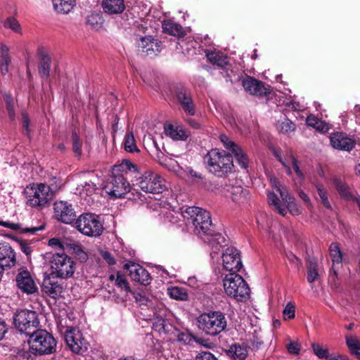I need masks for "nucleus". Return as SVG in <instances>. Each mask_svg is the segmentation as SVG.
<instances>
[{"mask_svg":"<svg viewBox=\"0 0 360 360\" xmlns=\"http://www.w3.org/2000/svg\"><path fill=\"white\" fill-rule=\"evenodd\" d=\"M232 153L234 155L237 163L243 169H248L249 166V159L248 155L243 152L242 148L238 146L236 149H233Z\"/></svg>","mask_w":360,"mask_h":360,"instance_id":"33","label":"nucleus"},{"mask_svg":"<svg viewBox=\"0 0 360 360\" xmlns=\"http://www.w3.org/2000/svg\"><path fill=\"white\" fill-rule=\"evenodd\" d=\"M307 124L319 131H323V122L314 116H308L306 120Z\"/></svg>","mask_w":360,"mask_h":360,"instance_id":"47","label":"nucleus"},{"mask_svg":"<svg viewBox=\"0 0 360 360\" xmlns=\"http://www.w3.org/2000/svg\"><path fill=\"white\" fill-rule=\"evenodd\" d=\"M5 27H9L15 32H19L20 30V25L18 21L14 18H9L5 22Z\"/></svg>","mask_w":360,"mask_h":360,"instance_id":"54","label":"nucleus"},{"mask_svg":"<svg viewBox=\"0 0 360 360\" xmlns=\"http://www.w3.org/2000/svg\"><path fill=\"white\" fill-rule=\"evenodd\" d=\"M4 100L6 103V108L8 111V117L11 120L13 121L15 119V101L13 97L9 93H5Z\"/></svg>","mask_w":360,"mask_h":360,"instance_id":"37","label":"nucleus"},{"mask_svg":"<svg viewBox=\"0 0 360 360\" xmlns=\"http://www.w3.org/2000/svg\"><path fill=\"white\" fill-rule=\"evenodd\" d=\"M30 353V350L18 349L13 360H33Z\"/></svg>","mask_w":360,"mask_h":360,"instance_id":"50","label":"nucleus"},{"mask_svg":"<svg viewBox=\"0 0 360 360\" xmlns=\"http://www.w3.org/2000/svg\"><path fill=\"white\" fill-rule=\"evenodd\" d=\"M37 56L39 59L38 72L42 79V89L46 90L49 88L50 90H53L55 86L51 84L50 79L51 59L47 51L43 46L38 48Z\"/></svg>","mask_w":360,"mask_h":360,"instance_id":"12","label":"nucleus"},{"mask_svg":"<svg viewBox=\"0 0 360 360\" xmlns=\"http://www.w3.org/2000/svg\"><path fill=\"white\" fill-rule=\"evenodd\" d=\"M224 288L227 295L235 298L237 301L246 300L250 292V289L243 278L237 274L226 275L224 279Z\"/></svg>","mask_w":360,"mask_h":360,"instance_id":"8","label":"nucleus"},{"mask_svg":"<svg viewBox=\"0 0 360 360\" xmlns=\"http://www.w3.org/2000/svg\"><path fill=\"white\" fill-rule=\"evenodd\" d=\"M30 350L34 355L49 354L56 352V340L46 330L37 329L29 336Z\"/></svg>","mask_w":360,"mask_h":360,"instance_id":"5","label":"nucleus"},{"mask_svg":"<svg viewBox=\"0 0 360 360\" xmlns=\"http://www.w3.org/2000/svg\"><path fill=\"white\" fill-rule=\"evenodd\" d=\"M267 200L269 205H274V207L280 204V200L274 193H268Z\"/></svg>","mask_w":360,"mask_h":360,"instance_id":"64","label":"nucleus"},{"mask_svg":"<svg viewBox=\"0 0 360 360\" xmlns=\"http://www.w3.org/2000/svg\"><path fill=\"white\" fill-rule=\"evenodd\" d=\"M183 216L188 222L193 224L195 231L200 236H210L209 239L212 246H222L225 243V238L216 229L212 224L209 212L198 207H188L183 212Z\"/></svg>","mask_w":360,"mask_h":360,"instance_id":"2","label":"nucleus"},{"mask_svg":"<svg viewBox=\"0 0 360 360\" xmlns=\"http://www.w3.org/2000/svg\"><path fill=\"white\" fill-rule=\"evenodd\" d=\"M311 348L314 353L319 358V359H328L329 357V352L328 348H323L319 343L314 342L311 344Z\"/></svg>","mask_w":360,"mask_h":360,"instance_id":"40","label":"nucleus"},{"mask_svg":"<svg viewBox=\"0 0 360 360\" xmlns=\"http://www.w3.org/2000/svg\"><path fill=\"white\" fill-rule=\"evenodd\" d=\"M276 128L279 133L286 134L295 131L296 124L288 119L287 116H285L283 120L277 121Z\"/></svg>","mask_w":360,"mask_h":360,"instance_id":"26","label":"nucleus"},{"mask_svg":"<svg viewBox=\"0 0 360 360\" xmlns=\"http://www.w3.org/2000/svg\"><path fill=\"white\" fill-rule=\"evenodd\" d=\"M220 140L223 143L224 147L226 149L231 150V152L233 151V149H236V148L239 146L232 141L229 140V137L224 134L220 136Z\"/></svg>","mask_w":360,"mask_h":360,"instance_id":"55","label":"nucleus"},{"mask_svg":"<svg viewBox=\"0 0 360 360\" xmlns=\"http://www.w3.org/2000/svg\"><path fill=\"white\" fill-rule=\"evenodd\" d=\"M101 7L107 14H120L125 10L124 0H102Z\"/></svg>","mask_w":360,"mask_h":360,"instance_id":"21","label":"nucleus"},{"mask_svg":"<svg viewBox=\"0 0 360 360\" xmlns=\"http://www.w3.org/2000/svg\"><path fill=\"white\" fill-rule=\"evenodd\" d=\"M63 291L62 286L57 282L54 281L51 285L49 286L46 294L51 298H56Z\"/></svg>","mask_w":360,"mask_h":360,"instance_id":"44","label":"nucleus"},{"mask_svg":"<svg viewBox=\"0 0 360 360\" xmlns=\"http://www.w3.org/2000/svg\"><path fill=\"white\" fill-rule=\"evenodd\" d=\"M211 173L218 177H226L234 167L233 155L225 151L214 148L209 151L204 158Z\"/></svg>","mask_w":360,"mask_h":360,"instance_id":"3","label":"nucleus"},{"mask_svg":"<svg viewBox=\"0 0 360 360\" xmlns=\"http://www.w3.org/2000/svg\"><path fill=\"white\" fill-rule=\"evenodd\" d=\"M75 226L82 234L91 236H100L104 230L100 217L94 213L82 214L75 221Z\"/></svg>","mask_w":360,"mask_h":360,"instance_id":"11","label":"nucleus"},{"mask_svg":"<svg viewBox=\"0 0 360 360\" xmlns=\"http://www.w3.org/2000/svg\"><path fill=\"white\" fill-rule=\"evenodd\" d=\"M15 281L16 286L23 293L31 295L38 292V287L27 269L20 270L17 274Z\"/></svg>","mask_w":360,"mask_h":360,"instance_id":"15","label":"nucleus"},{"mask_svg":"<svg viewBox=\"0 0 360 360\" xmlns=\"http://www.w3.org/2000/svg\"><path fill=\"white\" fill-rule=\"evenodd\" d=\"M11 64L9 48L4 44L0 45V72L2 75L8 72V67Z\"/></svg>","mask_w":360,"mask_h":360,"instance_id":"24","label":"nucleus"},{"mask_svg":"<svg viewBox=\"0 0 360 360\" xmlns=\"http://www.w3.org/2000/svg\"><path fill=\"white\" fill-rule=\"evenodd\" d=\"M103 18L101 14L93 13L86 18V24L91 26L94 29H98L103 23Z\"/></svg>","mask_w":360,"mask_h":360,"instance_id":"38","label":"nucleus"},{"mask_svg":"<svg viewBox=\"0 0 360 360\" xmlns=\"http://www.w3.org/2000/svg\"><path fill=\"white\" fill-rule=\"evenodd\" d=\"M124 150L128 153H139L140 150L136 144V140L132 131L127 133L124 141Z\"/></svg>","mask_w":360,"mask_h":360,"instance_id":"34","label":"nucleus"},{"mask_svg":"<svg viewBox=\"0 0 360 360\" xmlns=\"http://www.w3.org/2000/svg\"><path fill=\"white\" fill-rule=\"evenodd\" d=\"M176 98L180 104L193 99L190 91H176Z\"/></svg>","mask_w":360,"mask_h":360,"instance_id":"56","label":"nucleus"},{"mask_svg":"<svg viewBox=\"0 0 360 360\" xmlns=\"http://www.w3.org/2000/svg\"><path fill=\"white\" fill-rule=\"evenodd\" d=\"M137 47L142 54L153 57L158 56L162 51V43L151 35L140 36Z\"/></svg>","mask_w":360,"mask_h":360,"instance_id":"13","label":"nucleus"},{"mask_svg":"<svg viewBox=\"0 0 360 360\" xmlns=\"http://www.w3.org/2000/svg\"><path fill=\"white\" fill-rule=\"evenodd\" d=\"M162 28L164 33L177 37H183L186 34V31L183 27L172 20H164Z\"/></svg>","mask_w":360,"mask_h":360,"instance_id":"23","label":"nucleus"},{"mask_svg":"<svg viewBox=\"0 0 360 360\" xmlns=\"http://www.w3.org/2000/svg\"><path fill=\"white\" fill-rule=\"evenodd\" d=\"M330 141L332 147L340 150L350 151L356 145L354 139L342 131L331 134Z\"/></svg>","mask_w":360,"mask_h":360,"instance_id":"19","label":"nucleus"},{"mask_svg":"<svg viewBox=\"0 0 360 360\" xmlns=\"http://www.w3.org/2000/svg\"><path fill=\"white\" fill-rule=\"evenodd\" d=\"M316 187L319 196L321 200V203L323 204V205L325 207H326L327 209L331 210L332 207H331V205L328 199L327 191L323 188V185L317 184L316 186Z\"/></svg>","mask_w":360,"mask_h":360,"instance_id":"41","label":"nucleus"},{"mask_svg":"<svg viewBox=\"0 0 360 360\" xmlns=\"http://www.w3.org/2000/svg\"><path fill=\"white\" fill-rule=\"evenodd\" d=\"M15 328L21 333L30 336L39 326V319L36 311L28 309L17 310L13 318Z\"/></svg>","mask_w":360,"mask_h":360,"instance_id":"10","label":"nucleus"},{"mask_svg":"<svg viewBox=\"0 0 360 360\" xmlns=\"http://www.w3.org/2000/svg\"><path fill=\"white\" fill-rule=\"evenodd\" d=\"M21 115H22V128L25 131V134L27 136H29L30 135L29 125H30V122L29 115L25 111H22L21 112Z\"/></svg>","mask_w":360,"mask_h":360,"instance_id":"57","label":"nucleus"},{"mask_svg":"<svg viewBox=\"0 0 360 360\" xmlns=\"http://www.w3.org/2000/svg\"><path fill=\"white\" fill-rule=\"evenodd\" d=\"M181 105L184 111L189 115H194L195 114V108L193 99L190 101L184 102Z\"/></svg>","mask_w":360,"mask_h":360,"instance_id":"51","label":"nucleus"},{"mask_svg":"<svg viewBox=\"0 0 360 360\" xmlns=\"http://www.w3.org/2000/svg\"><path fill=\"white\" fill-rule=\"evenodd\" d=\"M235 82H240L244 90H268L262 81L246 74L238 76Z\"/></svg>","mask_w":360,"mask_h":360,"instance_id":"20","label":"nucleus"},{"mask_svg":"<svg viewBox=\"0 0 360 360\" xmlns=\"http://www.w3.org/2000/svg\"><path fill=\"white\" fill-rule=\"evenodd\" d=\"M195 360H218L217 358L210 352H201L195 356Z\"/></svg>","mask_w":360,"mask_h":360,"instance_id":"58","label":"nucleus"},{"mask_svg":"<svg viewBox=\"0 0 360 360\" xmlns=\"http://www.w3.org/2000/svg\"><path fill=\"white\" fill-rule=\"evenodd\" d=\"M12 238L19 244L20 250L22 252H24L27 256L31 255L32 252V248L31 247L30 243H27L23 239L18 238L16 236H13Z\"/></svg>","mask_w":360,"mask_h":360,"instance_id":"45","label":"nucleus"},{"mask_svg":"<svg viewBox=\"0 0 360 360\" xmlns=\"http://www.w3.org/2000/svg\"><path fill=\"white\" fill-rule=\"evenodd\" d=\"M15 263V253L12 247L8 243H0V281L4 271L14 266Z\"/></svg>","mask_w":360,"mask_h":360,"instance_id":"18","label":"nucleus"},{"mask_svg":"<svg viewBox=\"0 0 360 360\" xmlns=\"http://www.w3.org/2000/svg\"><path fill=\"white\" fill-rule=\"evenodd\" d=\"M250 94L259 99H265V101L272 99L276 95L275 91H250Z\"/></svg>","mask_w":360,"mask_h":360,"instance_id":"49","label":"nucleus"},{"mask_svg":"<svg viewBox=\"0 0 360 360\" xmlns=\"http://www.w3.org/2000/svg\"><path fill=\"white\" fill-rule=\"evenodd\" d=\"M295 305L292 302H288L286 306L285 307L283 314L284 316H288V319H292L295 318Z\"/></svg>","mask_w":360,"mask_h":360,"instance_id":"53","label":"nucleus"},{"mask_svg":"<svg viewBox=\"0 0 360 360\" xmlns=\"http://www.w3.org/2000/svg\"><path fill=\"white\" fill-rule=\"evenodd\" d=\"M181 105L184 111L189 115H194L195 114V108L193 99L190 101L184 102Z\"/></svg>","mask_w":360,"mask_h":360,"instance_id":"52","label":"nucleus"},{"mask_svg":"<svg viewBox=\"0 0 360 360\" xmlns=\"http://www.w3.org/2000/svg\"><path fill=\"white\" fill-rule=\"evenodd\" d=\"M333 184L341 197L352 200L355 196L349 191V187L339 178H334Z\"/></svg>","mask_w":360,"mask_h":360,"instance_id":"28","label":"nucleus"},{"mask_svg":"<svg viewBox=\"0 0 360 360\" xmlns=\"http://www.w3.org/2000/svg\"><path fill=\"white\" fill-rule=\"evenodd\" d=\"M45 259L51 262V269L56 278L68 279L73 276L76 263L65 252L46 253Z\"/></svg>","mask_w":360,"mask_h":360,"instance_id":"4","label":"nucleus"},{"mask_svg":"<svg viewBox=\"0 0 360 360\" xmlns=\"http://www.w3.org/2000/svg\"><path fill=\"white\" fill-rule=\"evenodd\" d=\"M165 132L166 135L176 141H186L191 136L189 130L181 127H174L172 124L165 126Z\"/></svg>","mask_w":360,"mask_h":360,"instance_id":"22","label":"nucleus"},{"mask_svg":"<svg viewBox=\"0 0 360 360\" xmlns=\"http://www.w3.org/2000/svg\"><path fill=\"white\" fill-rule=\"evenodd\" d=\"M287 349L290 354L297 355L301 349V346L297 342H291L287 345Z\"/></svg>","mask_w":360,"mask_h":360,"instance_id":"60","label":"nucleus"},{"mask_svg":"<svg viewBox=\"0 0 360 360\" xmlns=\"http://www.w3.org/2000/svg\"><path fill=\"white\" fill-rule=\"evenodd\" d=\"M123 268L127 270L133 281L145 286L150 283L152 278L150 274L140 264L129 261L124 264Z\"/></svg>","mask_w":360,"mask_h":360,"instance_id":"14","label":"nucleus"},{"mask_svg":"<svg viewBox=\"0 0 360 360\" xmlns=\"http://www.w3.org/2000/svg\"><path fill=\"white\" fill-rule=\"evenodd\" d=\"M330 255L333 263H341L342 255L338 243H332L329 247Z\"/></svg>","mask_w":360,"mask_h":360,"instance_id":"39","label":"nucleus"},{"mask_svg":"<svg viewBox=\"0 0 360 360\" xmlns=\"http://www.w3.org/2000/svg\"><path fill=\"white\" fill-rule=\"evenodd\" d=\"M287 208L292 215H299L301 214V210L297 206L295 199L294 200L289 201V203L287 205Z\"/></svg>","mask_w":360,"mask_h":360,"instance_id":"61","label":"nucleus"},{"mask_svg":"<svg viewBox=\"0 0 360 360\" xmlns=\"http://www.w3.org/2000/svg\"><path fill=\"white\" fill-rule=\"evenodd\" d=\"M207 59L213 65H217L219 67L224 68L229 65V60L227 57L221 56L219 53L212 52L207 54Z\"/></svg>","mask_w":360,"mask_h":360,"instance_id":"35","label":"nucleus"},{"mask_svg":"<svg viewBox=\"0 0 360 360\" xmlns=\"http://www.w3.org/2000/svg\"><path fill=\"white\" fill-rule=\"evenodd\" d=\"M177 340L183 342L184 344L191 345L192 341H195L200 345H204V339L195 335L190 330L186 329L180 332L177 335Z\"/></svg>","mask_w":360,"mask_h":360,"instance_id":"27","label":"nucleus"},{"mask_svg":"<svg viewBox=\"0 0 360 360\" xmlns=\"http://www.w3.org/2000/svg\"><path fill=\"white\" fill-rule=\"evenodd\" d=\"M169 297L179 301H188L189 295L188 290L184 287L171 286L167 288Z\"/></svg>","mask_w":360,"mask_h":360,"instance_id":"25","label":"nucleus"},{"mask_svg":"<svg viewBox=\"0 0 360 360\" xmlns=\"http://www.w3.org/2000/svg\"><path fill=\"white\" fill-rule=\"evenodd\" d=\"M72 151L75 157L79 158L82 156V140L74 129L72 131Z\"/></svg>","mask_w":360,"mask_h":360,"instance_id":"36","label":"nucleus"},{"mask_svg":"<svg viewBox=\"0 0 360 360\" xmlns=\"http://www.w3.org/2000/svg\"><path fill=\"white\" fill-rule=\"evenodd\" d=\"M249 192L246 189H243L240 186L233 187L231 194L233 195V200L237 201L242 199H245Z\"/></svg>","mask_w":360,"mask_h":360,"instance_id":"42","label":"nucleus"},{"mask_svg":"<svg viewBox=\"0 0 360 360\" xmlns=\"http://www.w3.org/2000/svg\"><path fill=\"white\" fill-rule=\"evenodd\" d=\"M115 284L118 287L124 288L127 292H131L128 281L125 278V276L120 271L117 272Z\"/></svg>","mask_w":360,"mask_h":360,"instance_id":"43","label":"nucleus"},{"mask_svg":"<svg viewBox=\"0 0 360 360\" xmlns=\"http://www.w3.org/2000/svg\"><path fill=\"white\" fill-rule=\"evenodd\" d=\"M136 174H139L138 166L131 160L124 159L120 164L113 166L112 176L108 179L103 188L111 198H125V195L130 190L127 179Z\"/></svg>","mask_w":360,"mask_h":360,"instance_id":"1","label":"nucleus"},{"mask_svg":"<svg viewBox=\"0 0 360 360\" xmlns=\"http://www.w3.org/2000/svg\"><path fill=\"white\" fill-rule=\"evenodd\" d=\"M54 9L58 13H68L75 6V0H52Z\"/></svg>","mask_w":360,"mask_h":360,"instance_id":"30","label":"nucleus"},{"mask_svg":"<svg viewBox=\"0 0 360 360\" xmlns=\"http://www.w3.org/2000/svg\"><path fill=\"white\" fill-rule=\"evenodd\" d=\"M278 191L280 193L281 197L285 202H287V205L289 203V201H292L295 200V198L292 196L288 191V190L285 188H278Z\"/></svg>","mask_w":360,"mask_h":360,"instance_id":"62","label":"nucleus"},{"mask_svg":"<svg viewBox=\"0 0 360 360\" xmlns=\"http://www.w3.org/2000/svg\"><path fill=\"white\" fill-rule=\"evenodd\" d=\"M101 255L103 259L109 264L114 265L116 264V260L112 254L108 251H102Z\"/></svg>","mask_w":360,"mask_h":360,"instance_id":"63","label":"nucleus"},{"mask_svg":"<svg viewBox=\"0 0 360 360\" xmlns=\"http://www.w3.org/2000/svg\"><path fill=\"white\" fill-rule=\"evenodd\" d=\"M24 193L28 205L41 208L49 206L55 195V191L45 184H33L27 186Z\"/></svg>","mask_w":360,"mask_h":360,"instance_id":"6","label":"nucleus"},{"mask_svg":"<svg viewBox=\"0 0 360 360\" xmlns=\"http://www.w3.org/2000/svg\"><path fill=\"white\" fill-rule=\"evenodd\" d=\"M53 275L54 274H53V272L51 271V273L50 274L46 275L44 278V281L41 284V290L43 292H44L45 293L48 290V288H49V286L51 285L52 283L54 282L53 281H52V278H51Z\"/></svg>","mask_w":360,"mask_h":360,"instance_id":"59","label":"nucleus"},{"mask_svg":"<svg viewBox=\"0 0 360 360\" xmlns=\"http://www.w3.org/2000/svg\"><path fill=\"white\" fill-rule=\"evenodd\" d=\"M75 338V330L71 329L67 330L65 333V340L68 347L75 353H79L82 349V346L78 342H74Z\"/></svg>","mask_w":360,"mask_h":360,"instance_id":"32","label":"nucleus"},{"mask_svg":"<svg viewBox=\"0 0 360 360\" xmlns=\"http://www.w3.org/2000/svg\"><path fill=\"white\" fill-rule=\"evenodd\" d=\"M136 183L131 179L133 185L138 186L143 191L153 194L162 193L165 189V181L159 174L153 172H146L143 174H134Z\"/></svg>","mask_w":360,"mask_h":360,"instance_id":"9","label":"nucleus"},{"mask_svg":"<svg viewBox=\"0 0 360 360\" xmlns=\"http://www.w3.org/2000/svg\"><path fill=\"white\" fill-rule=\"evenodd\" d=\"M307 281L310 283L319 278L318 273V264L315 259H309L307 260Z\"/></svg>","mask_w":360,"mask_h":360,"instance_id":"31","label":"nucleus"},{"mask_svg":"<svg viewBox=\"0 0 360 360\" xmlns=\"http://www.w3.org/2000/svg\"><path fill=\"white\" fill-rule=\"evenodd\" d=\"M198 327L207 335L215 336L226 327V321L221 311L203 313L197 319Z\"/></svg>","mask_w":360,"mask_h":360,"instance_id":"7","label":"nucleus"},{"mask_svg":"<svg viewBox=\"0 0 360 360\" xmlns=\"http://www.w3.org/2000/svg\"><path fill=\"white\" fill-rule=\"evenodd\" d=\"M298 163V160L294 156H292V164L293 170L295 171V174H297L299 179V184H302L305 179V175L300 170Z\"/></svg>","mask_w":360,"mask_h":360,"instance_id":"48","label":"nucleus"},{"mask_svg":"<svg viewBox=\"0 0 360 360\" xmlns=\"http://www.w3.org/2000/svg\"><path fill=\"white\" fill-rule=\"evenodd\" d=\"M136 302L140 304L148 305V302H151V300L146 296V292L142 290L131 292Z\"/></svg>","mask_w":360,"mask_h":360,"instance_id":"46","label":"nucleus"},{"mask_svg":"<svg viewBox=\"0 0 360 360\" xmlns=\"http://www.w3.org/2000/svg\"><path fill=\"white\" fill-rule=\"evenodd\" d=\"M224 269L230 274H236L243 267L240 253L234 248H228L222 255Z\"/></svg>","mask_w":360,"mask_h":360,"instance_id":"16","label":"nucleus"},{"mask_svg":"<svg viewBox=\"0 0 360 360\" xmlns=\"http://www.w3.org/2000/svg\"><path fill=\"white\" fill-rule=\"evenodd\" d=\"M53 209L59 221L65 224H75L77 218L71 204L64 201L56 202L54 203Z\"/></svg>","mask_w":360,"mask_h":360,"instance_id":"17","label":"nucleus"},{"mask_svg":"<svg viewBox=\"0 0 360 360\" xmlns=\"http://www.w3.org/2000/svg\"><path fill=\"white\" fill-rule=\"evenodd\" d=\"M346 344L352 355L360 360V341L356 336H346Z\"/></svg>","mask_w":360,"mask_h":360,"instance_id":"29","label":"nucleus"}]
</instances>
